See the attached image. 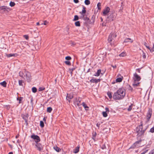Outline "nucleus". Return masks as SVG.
I'll return each instance as SVG.
<instances>
[{
	"instance_id": "6e6552de",
	"label": "nucleus",
	"mask_w": 154,
	"mask_h": 154,
	"mask_svg": "<svg viewBox=\"0 0 154 154\" xmlns=\"http://www.w3.org/2000/svg\"><path fill=\"white\" fill-rule=\"evenodd\" d=\"M114 19V15L113 14H110L107 18L106 22L107 23L111 22Z\"/></svg>"
},
{
	"instance_id": "f704fd0d",
	"label": "nucleus",
	"mask_w": 154,
	"mask_h": 154,
	"mask_svg": "<svg viewBox=\"0 0 154 154\" xmlns=\"http://www.w3.org/2000/svg\"><path fill=\"white\" fill-rule=\"evenodd\" d=\"M132 106L133 105L132 104L129 106V107L128 109V111H130L131 110V109H132Z\"/></svg>"
},
{
	"instance_id": "ddd939ff",
	"label": "nucleus",
	"mask_w": 154,
	"mask_h": 154,
	"mask_svg": "<svg viewBox=\"0 0 154 154\" xmlns=\"http://www.w3.org/2000/svg\"><path fill=\"white\" fill-rule=\"evenodd\" d=\"M73 97V94H67L66 97V99L69 101L70 100L72 99Z\"/></svg>"
},
{
	"instance_id": "f3484780",
	"label": "nucleus",
	"mask_w": 154,
	"mask_h": 154,
	"mask_svg": "<svg viewBox=\"0 0 154 154\" xmlns=\"http://www.w3.org/2000/svg\"><path fill=\"white\" fill-rule=\"evenodd\" d=\"M124 42H130L131 43H132L133 42V40L131 39L130 38H126L124 41Z\"/></svg>"
},
{
	"instance_id": "473e14b6",
	"label": "nucleus",
	"mask_w": 154,
	"mask_h": 154,
	"mask_svg": "<svg viewBox=\"0 0 154 154\" xmlns=\"http://www.w3.org/2000/svg\"><path fill=\"white\" fill-rule=\"evenodd\" d=\"M52 110V109L51 107H48L47 109V112H51Z\"/></svg>"
},
{
	"instance_id": "603ef678",
	"label": "nucleus",
	"mask_w": 154,
	"mask_h": 154,
	"mask_svg": "<svg viewBox=\"0 0 154 154\" xmlns=\"http://www.w3.org/2000/svg\"><path fill=\"white\" fill-rule=\"evenodd\" d=\"M74 69H75L74 68H72V69H69V70L70 71H71V74L72 73V71H73Z\"/></svg>"
},
{
	"instance_id": "052dcab7",
	"label": "nucleus",
	"mask_w": 154,
	"mask_h": 154,
	"mask_svg": "<svg viewBox=\"0 0 154 154\" xmlns=\"http://www.w3.org/2000/svg\"><path fill=\"white\" fill-rule=\"evenodd\" d=\"M92 138L94 140V141H95V137L92 136Z\"/></svg>"
},
{
	"instance_id": "864d4df0",
	"label": "nucleus",
	"mask_w": 154,
	"mask_h": 154,
	"mask_svg": "<svg viewBox=\"0 0 154 154\" xmlns=\"http://www.w3.org/2000/svg\"><path fill=\"white\" fill-rule=\"evenodd\" d=\"M97 135L96 133L95 132L93 134V136L96 137V136Z\"/></svg>"
},
{
	"instance_id": "6e6d98bb",
	"label": "nucleus",
	"mask_w": 154,
	"mask_h": 154,
	"mask_svg": "<svg viewBox=\"0 0 154 154\" xmlns=\"http://www.w3.org/2000/svg\"><path fill=\"white\" fill-rule=\"evenodd\" d=\"M100 124L99 122L97 123V126L98 127H100Z\"/></svg>"
},
{
	"instance_id": "09e8293b",
	"label": "nucleus",
	"mask_w": 154,
	"mask_h": 154,
	"mask_svg": "<svg viewBox=\"0 0 154 154\" xmlns=\"http://www.w3.org/2000/svg\"><path fill=\"white\" fill-rule=\"evenodd\" d=\"M105 110H106L105 112H107L108 113L109 112V109L108 108H106Z\"/></svg>"
},
{
	"instance_id": "5fc2aeb1",
	"label": "nucleus",
	"mask_w": 154,
	"mask_h": 154,
	"mask_svg": "<svg viewBox=\"0 0 154 154\" xmlns=\"http://www.w3.org/2000/svg\"><path fill=\"white\" fill-rule=\"evenodd\" d=\"M74 2L75 3H77L79 2V0H74Z\"/></svg>"
},
{
	"instance_id": "a211bd4d",
	"label": "nucleus",
	"mask_w": 154,
	"mask_h": 154,
	"mask_svg": "<svg viewBox=\"0 0 154 154\" xmlns=\"http://www.w3.org/2000/svg\"><path fill=\"white\" fill-rule=\"evenodd\" d=\"M101 70L100 69H98L97 72H96L94 75L96 76H99L100 74L101 73Z\"/></svg>"
},
{
	"instance_id": "9b49d317",
	"label": "nucleus",
	"mask_w": 154,
	"mask_h": 154,
	"mask_svg": "<svg viewBox=\"0 0 154 154\" xmlns=\"http://www.w3.org/2000/svg\"><path fill=\"white\" fill-rule=\"evenodd\" d=\"M134 77L133 79L134 81H137V82H139L141 79L140 77L136 73H135L134 74Z\"/></svg>"
},
{
	"instance_id": "4d7b16f0",
	"label": "nucleus",
	"mask_w": 154,
	"mask_h": 154,
	"mask_svg": "<svg viewBox=\"0 0 154 154\" xmlns=\"http://www.w3.org/2000/svg\"><path fill=\"white\" fill-rule=\"evenodd\" d=\"M148 151V150H146L144 151L143 152H142L143 154H145V153H146Z\"/></svg>"
},
{
	"instance_id": "c756f323",
	"label": "nucleus",
	"mask_w": 154,
	"mask_h": 154,
	"mask_svg": "<svg viewBox=\"0 0 154 154\" xmlns=\"http://www.w3.org/2000/svg\"><path fill=\"white\" fill-rule=\"evenodd\" d=\"M122 81V79L121 78H119L116 79V81L117 82H120Z\"/></svg>"
},
{
	"instance_id": "4c0bfd02",
	"label": "nucleus",
	"mask_w": 154,
	"mask_h": 154,
	"mask_svg": "<svg viewBox=\"0 0 154 154\" xmlns=\"http://www.w3.org/2000/svg\"><path fill=\"white\" fill-rule=\"evenodd\" d=\"M101 5V4L100 2H99L97 4V7L98 8V9L99 10H100L101 9V8H100V6Z\"/></svg>"
},
{
	"instance_id": "f8f14e48",
	"label": "nucleus",
	"mask_w": 154,
	"mask_h": 154,
	"mask_svg": "<svg viewBox=\"0 0 154 154\" xmlns=\"http://www.w3.org/2000/svg\"><path fill=\"white\" fill-rule=\"evenodd\" d=\"M141 140H140L136 141L132 145L131 148H134L135 147H138L139 146V144L141 142Z\"/></svg>"
},
{
	"instance_id": "49530a36",
	"label": "nucleus",
	"mask_w": 154,
	"mask_h": 154,
	"mask_svg": "<svg viewBox=\"0 0 154 154\" xmlns=\"http://www.w3.org/2000/svg\"><path fill=\"white\" fill-rule=\"evenodd\" d=\"M142 57L144 59L146 58V55H145V54L144 52H143L142 54Z\"/></svg>"
},
{
	"instance_id": "f03ea898",
	"label": "nucleus",
	"mask_w": 154,
	"mask_h": 154,
	"mask_svg": "<svg viewBox=\"0 0 154 154\" xmlns=\"http://www.w3.org/2000/svg\"><path fill=\"white\" fill-rule=\"evenodd\" d=\"M19 74V76L24 79H26L28 82L30 81L31 79L30 73L26 71V69L20 71Z\"/></svg>"
},
{
	"instance_id": "f257e3e1",
	"label": "nucleus",
	"mask_w": 154,
	"mask_h": 154,
	"mask_svg": "<svg viewBox=\"0 0 154 154\" xmlns=\"http://www.w3.org/2000/svg\"><path fill=\"white\" fill-rule=\"evenodd\" d=\"M125 95V90L123 88H120L114 93L113 98L115 100H121L124 98Z\"/></svg>"
},
{
	"instance_id": "dca6fc26",
	"label": "nucleus",
	"mask_w": 154,
	"mask_h": 154,
	"mask_svg": "<svg viewBox=\"0 0 154 154\" xmlns=\"http://www.w3.org/2000/svg\"><path fill=\"white\" fill-rule=\"evenodd\" d=\"M140 82H139L137 81H134V82L132 84L133 86L134 87H135L138 86L140 84Z\"/></svg>"
},
{
	"instance_id": "423d86ee",
	"label": "nucleus",
	"mask_w": 154,
	"mask_h": 154,
	"mask_svg": "<svg viewBox=\"0 0 154 154\" xmlns=\"http://www.w3.org/2000/svg\"><path fill=\"white\" fill-rule=\"evenodd\" d=\"M152 110L151 109L149 108L146 115L147 122H148L151 118L152 114Z\"/></svg>"
},
{
	"instance_id": "774afa93",
	"label": "nucleus",
	"mask_w": 154,
	"mask_h": 154,
	"mask_svg": "<svg viewBox=\"0 0 154 154\" xmlns=\"http://www.w3.org/2000/svg\"><path fill=\"white\" fill-rule=\"evenodd\" d=\"M152 48L154 49V44H153V47Z\"/></svg>"
},
{
	"instance_id": "4be33fe9",
	"label": "nucleus",
	"mask_w": 154,
	"mask_h": 154,
	"mask_svg": "<svg viewBox=\"0 0 154 154\" xmlns=\"http://www.w3.org/2000/svg\"><path fill=\"white\" fill-rule=\"evenodd\" d=\"M82 105L85 108V110H88V107L87 106L86 104L84 102L82 103Z\"/></svg>"
},
{
	"instance_id": "338daca9",
	"label": "nucleus",
	"mask_w": 154,
	"mask_h": 154,
	"mask_svg": "<svg viewBox=\"0 0 154 154\" xmlns=\"http://www.w3.org/2000/svg\"><path fill=\"white\" fill-rule=\"evenodd\" d=\"M36 25H39V22H37V23H36Z\"/></svg>"
},
{
	"instance_id": "72a5a7b5",
	"label": "nucleus",
	"mask_w": 154,
	"mask_h": 154,
	"mask_svg": "<svg viewBox=\"0 0 154 154\" xmlns=\"http://www.w3.org/2000/svg\"><path fill=\"white\" fill-rule=\"evenodd\" d=\"M40 126L42 128L44 126V123L42 121H40Z\"/></svg>"
},
{
	"instance_id": "a878e982",
	"label": "nucleus",
	"mask_w": 154,
	"mask_h": 154,
	"mask_svg": "<svg viewBox=\"0 0 154 154\" xmlns=\"http://www.w3.org/2000/svg\"><path fill=\"white\" fill-rule=\"evenodd\" d=\"M32 92L34 93H35L37 92V89L35 87H33L32 88Z\"/></svg>"
},
{
	"instance_id": "69168bd1",
	"label": "nucleus",
	"mask_w": 154,
	"mask_h": 154,
	"mask_svg": "<svg viewBox=\"0 0 154 154\" xmlns=\"http://www.w3.org/2000/svg\"><path fill=\"white\" fill-rule=\"evenodd\" d=\"M8 154H13V152H9Z\"/></svg>"
},
{
	"instance_id": "c85d7f7f",
	"label": "nucleus",
	"mask_w": 154,
	"mask_h": 154,
	"mask_svg": "<svg viewBox=\"0 0 154 154\" xmlns=\"http://www.w3.org/2000/svg\"><path fill=\"white\" fill-rule=\"evenodd\" d=\"M107 113H108L107 112H102V114L103 116L104 117H106L107 116Z\"/></svg>"
},
{
	"instance_id": "412c9836",
	"label": "nucleus",
	"mask_w": 154,
	"mask_h": 154,
	"mask_svg": "<svg viewBox=\"0 0 154 154\" xmlns=\"http://www.w3.org/2000/svg\"><path fill=\"white\" fill-rule=\"evenodd\" d=\"M54 149L57 152H59L60 150L61 149L57 146H54L53 147Z\"/></svg>"
},
{
	"instance_id": "13d9d810",
	"label": "nucleus",
	"mask_w": 154,
	"mask_h": 154,
	"mask_svg": "<svg viewBox=\"0 0 154 154\" xmlns=\"http://www.w3.org/2000/svg\"><path fill=\"white\" fill-rule=\"evenodd\" d=\"M23 118L25 120V122H27V119H26L25 117H23Z\"/></svg>"
},
{
	"instance_id": "79ce46f5",
	"label": "nucleus",
	"mask_w": 154,
	"mask_h": 154,
	"mask_svg": "<svg viewBox=\"0 0 154 154\" xmlns=\"http://www.w3.org/2000/svg\"><path fill=\"white\" fill-rule=\"evenodd\" d=\"M23 82V81L21 80H20L19 81V84L20 86L22 85V83Z\"/></svg>"
},
{
	"instance_id": "bf43d9fd",
	"label": "nucleus",
	"mask_w": 154,
	"mask_h": 154,
	"mask_svg": "<svg viewBox=\"0 0 154 154\" xmlns=\"http://www.w3.org/2000/svg\"><path fill=\"white\" fill-rule=\"evenodd\" d=\"M137 71H138V72L139 73H140V69H137Z\"/></svg>"
},
{
	"instance_id": "4468645a",
	"label": "nucleus",
	"mask_w": 154,
	"mask_h": 154,
	"mask_svg": "<svg viewBox=\"0 0 154 154\" xmlns=\"http://www.w3.org/2000/svg\"><path fill=\"white\" fill-rule=\"evenodd\" d=\"M109 10H110L109 8V7H107L105 8V9L104 10V11L103 12V15H106V14H107V13H108L109 12Z\"/></svg>"
},
{
	"instance_id": "6ab92c4d",
	"label": "nucleus",
	"mask_w": 154,
	"mask_h": 154,
	"mask_svg": "<svg viewBox=\"0 0 154 154\" xmlns=\"http://www.w3.org/2000/svg\"><path fill=\"white\" fill-rule=\"evenodd\" d=\"M85 7H83V9L82 10V12H80V13L81 14L82 16L85 15V13L86 11L85 10Z\"/></svg>"
},
{
	"instance_id": "cd10ccee",
	"label": "nucleus",
	"mask_w": 154,
	"mask_h": 154,
	"mask_svg": "<svg viewBox=\"0 0 154 154\" xmlns=\"http://www.w3.org/2000/svg\"><path fill=\"white\" fill-rule=\"evenodd\" d=\"M85 3L87 5H88L90 4V2L89 0H85Z\"/></svg>"
},
{
	"instance_id": "a19ab883",
	"label": "nucleus",
	"mask_w": 154,
	"mask_h": 154,
	"mask_svg": "<svg viewBox=\"0 0 154 154\" xmlns=\"http://www.w3.org/2000/svg\"><path fill=\"white\" fill-rule=\"evenodd\" d=\"M65 59L67 60H69L71 59V57L70 56H68L66 57Z\"/></svg>"
},
{
	"instance_id": "9d476101",
	"label": "nucleus",
	"mask_w": 154,
	"mask_h": 154,
	"mask_svg": "<svg viewBox=\"0 0 154 154\" xmlns=\"http://www.w3.org/2000/svg\"><path fill=\"white\" fill-rule=\"evenodd\" d=\"M35 146L37 149L39 151H41L43 149V146L40 143H39L38 142L36 143Z\"/></svg>"
},
{
	"instance_id": "aec40b11",
	"label": "nucleus",
	"mask_w": 154,
	"mask_h": 154,
	"mask_svg": "<svg viewBox=\"0 0 154 154\" xmlns=\"http://www.w3.org/2000/svg\"><path fill=\"white\" fill-rule=\"evenodd\" d=\"M82 17L84 20H86L88 22H89V19L88 17H85V15L82 16Z\"/></svg>"
},
{
	"instance_id": "20e7f679",
	"label": "nucleus",
	"mask_w": 154,
	"mask_h": 154,
	"mask_svg": "<svg viewBox=\"0 0 154 154\" xmlns=\"http://www.w3.org/2000/svg\"><path fill=\"white\" fill-rule=\"evenodd\" d=\"M117 35L113 33H112L110 34L109 35L108 40L109 42H110L112 41L115 38Z\"/></svg>"
},
{
	"instance_id": "5701e85b",
	"label": "nucleus",
	"mask_w": 154,
	"mask_h": 154,
	"mask_svg": "<svg viewBox=\"0 0 154 154\" xmlns=\"http://www.w3.org/2000/svg\"><path fill=\"white\" fill-rule=\"evenodd\" d=\"M126 55V54L125 52H123L119 55V56L120 57H124Z\"/></svg>"
},
{
	"instance_id": "0e129e2a",
	"label": "nucleus",
	"mask_w": 154,
	"mask_h": 154,
	"mask_svg": "<svg viewBox=\"0 0 154 154\" xmlns=\"http://www.w3.org/2000/svg\"><path fill=\"white\" fill-rule=\"evenodd\" d=\"M46 118L44 117L43 119V120L44 121H46Z\"/></svg>"
},
{
	"instance_id": "a18cd8bd",
	"label": "nucleus",
	"mask_w": 154,
	"mask_h": 154,
	"mask_svg": "<svg viewBox=\"0 0 154 154\" xmlns=\"http://www.w3.org/2000/svg\"><path fill=\"white\" fill-rule=\"evenodd\" d=\"M106 147L105 145H102V146H101V149H106Z\"/></svg>"
},
{
	"instance_id": "7c9ffc66",
	"label": "nucleus",
	"mask_w": 154,
	"mask_h": 154,
	"mask_svg": "<svg viewBox=\"0 0 154 154\" xmlns=\"http://www.w3.org/2000/svg\"><path fill=\"white\" fill-rule=\"evenodd\" d=\"M75 25L77 26H80L79 21H78L75 23Z\"/></svg>"
},
{
	"instance_id": "2f4dec72",
	"label": "nucleus",
	"mask_w": 154,
	"mask_h": 154,
	"mask_svg": "<svg viewBox=\"0 0 154 154\" xmlns=\"http://www.w3.org/2000/svg\"><path fill=\"white\" fill-rule=\"evenodd\" d=\"M9 4H10V5L11 7H13V6H14L15 5V3L14 2L11 1L10 3Z\"/></svg>"
},
{
	"instance_id": "2eb2a0df",
	"label": "nucleus",
	"mask_w": 154,
	"mask_h": 154,
	"mask_svg": "<svg viewBox=\"0 0 154 154\" xmlns=\"http://www.w3.org/2000/svg\"><path fill=\"white\" fill-rule=\"evenodd\" d=\"M100 81V79H92L90 80L91 82L97 83Z\"/></svg>"
},
{
	"instance_id": "8fccbe9b",
	"label": "nucleus",
	"mask_w": 154,
	"mask_h": 154,
	"mask_svg": "<svg viewBox=\"0 0 154 154\" xmlns=\"http://www.w3.org/2000/svg\"><path fill=\"white\" fill-rule=\"evenodd\" d=\"M47 23H48L46 21H45L44 22V23H42L41 24L42 25L44 24L45 25H46L47 24Z\"/></svg>"
},
{
	"instance_id": "e2e57ef3",
	"label": "nucleus",
	"mask_w": 154,
	"mask_h": 154,
	"mask_svg": "<svg viewBox=\"0 0 154 154\" xmlns=\"http://www.w3.org/2000/svg\"><path fill=\"white\" fill-rule=\"evenodd\" d=\"M146 47L147 48H148L149 50V49H150V48L149 47V46H146Z\"/></svg>"
},
{
	"instance_id": "b1692460",
	"label": "nucleus",
	"mask_w": 154,
	"mask_h": 154,
	"mask_svg": "<svg viewBox=\"0 0 154 154\" xmlns=\"http://www.w3.org/2000/svg\"><path fill=\"white\" fill-rule=\"evenodd\" d=\"M0 84L4 87H6V86L7 83L5 81H4L2 82H1L0 83Z\"/></svg>"
},
{
	"instance_id": "37998d69",
	"label": "nucleus",
	"mask_w": 154,
	"mask_h": 154,
	"mask_svg": "<svg viewBox=\"0 0 154 154\" xmlns=\"http://www.w3.org/2000/svg\"><path fill=\"white\" fill-rule=\"evenodd\" d=\"M149 131L151 133L154 132V127L150 129Z\"/></svg>"
},
{
	"instance_id": "3c124183",
	"label": "nucleus",
	"mask_w": 154,
	"mask_h": 154,
	"mask_svg": "<svg viewBox=\"0 0 154 154\" xmlns=\"http://www.w3.org/2000/svg\"><path fill=\"white\" fill-rule=\"evenodd\" d=\"M149 50H150V51L151 52H153L154 51V49L152 48L151 49H149Z\"/></svg>"
},
{
	"instance_id": "1a4fd4ad",
	"label": "nucleus",
	"mask_w": 154,
	"mask_h": 154,
	"mask_svg": "<svg viewBox=\"0 0 154 154\" xmlns=\"http://www.w3.org/2000/svg\"><path fill=\"white\" fill-rule=\"evenodd\" d=\"M9 9L6 6H3L0 7V11L1 12L3 13L8 11Z\"/></svg>"
},
{
	"instance_id": "c9c22d12",
	"label": "nucleus",
	"mask_w": 154,
	"mask_h": 154,
	"mask_svg": "<svg viewBox=\"0 0 154 154\" xmlns=\"http://www.w3.org/2000/svg\"><path fill=\"white\" fill-rule=\"evenodd\" d=\"M79 19V17L77 15H75L73 20L74 21L77 20Z\"/></svg>"
},
{
	"instance_id": "e433bc0d",
	"label": "nucleus",
	"mask_w": 154,
	"mask_h": 154,
	"mask_svg": "<svg viewBox=\"0 0 154 154\" xmlns=\"http://www.w3.org/2000/svg\"><path fill=\"white\" fill-rule=\"evenodd\" d=\"M65 64L67 65H71V63L70 61H65Z\"/></svg>"
},
{
	"instance_id": "39448f33",
	"label": "nucleus",
	"mask_w": 154,
	"mask_h": 154,
	"mask_svg": "<svg viewBox=\"0 0 154 154\" xmlns=\"http://www.w3.org/2000/svg\"><path fill=\"white\" fill-rule=\"evenodd\" d=\"M31 137L34 140L36 143L40 141V137L37 135L32 134L31 136Z\"/></svg>"
},
{
	"instance_id": "ea45409f",
	"label": "nucleus",
	"mask_w": 154,
	"mask_h": 154,
	"mask_svg": "<svg viewBox=\"0 0 154 154\" xmlns=\"http://www.w3.org/2000/svg\"><path fill=\"white\" fill-rule=\"evenodd\" d=\"M45 88L43 87H40L38 89V91H43L45 90Z\"/></svg>"
},
{
	"instance_id": "bb28decb",
	"label": "nucleus",
	"mask_w": 154,
	"mask_h": 154,
	"mask_svg": "<svg viewBox=\"0 0 154 154\" xmlns=\"http://www.w3.org/2000/svg\"><path fill=\"white\" fill-rule=\"evenodd\" d=\"M7 56L8 57H15V54H7Z\"/></svg>"
},
{
	"instance_id": "de8ad7c7",
	"label": "nucleus",
	"mask_w": 154,
	"mask_h": 154,
	"mask_svg": "<svg viewBox=\"0 0 154 154\" xmlns=\"http://www.w3.org/2000/svg\"><path fill=\"white\" fill-rule=\"evenodd\" d=\"M23 37L26 39H28L29 37H28V35H24Z\"/></svg>"
},
{
	"instance_id": "680f3d73",
	"label": "nucleus",
	"mask_w": 154,
	"mask_h": 154,
	"mask_svg": "<svg viewBox=\"0 0 154 154\" xmlns=\"http://www.w3.org/2000/svg\"><path fill=\"white\" fill-rule=\"evenodd\" d=\"M150 152L152 153V154H153L154 153V149L152 150Z\"/></svg>"
},
{
	"instance_id": "0eeeda50",
	"label": "nucleus",
	"mask_w": 154,
	"mask_h": 154,
	"mask_svg": "<svg viewBox=\"0 0 154 154\" xmlns=\"http://www.w3.org/2000/svg\"><path fill=\"white\" fill-rule=\"evenodd\" d=\"M81 99L80 97L75 98L73 101L74 104L78 106L81 103Z\"/></svg>"
},
{
	"instance_id": "c03bdc74",
	"label": "nucleus",
	"mask_w": 154,
	"mask_h": 154,
	"mask_svg": "<svg viewBox=\"0 0 154 154\" xmlns=\"http://www.w3.org/2000/svg\"><path fill=\"white\" fill-rule=\"evenodd\" d=\"M23 98V97H20L19 98H17V100H19V103H20V101L22 100V99Z\"/></svg>"
},
{
	"instance_id": "393cba45",
	"label": "nucleus",
	"mask_w": 154,
	"mask_h": 154,
	"mask_svg": "<svg viewBox=\"0 0 154 154\" xmlns=\"http://www.w3.org/2000/svg\"><path fill=\"white\" fill-rule=\"evenodd\" d=\"M79 146H77L75 149L74 151V152L75 153H78L79 152Z\"/></svg>"
},
{
	"instance_id": "58836bf2",
	"label": "nucleus",
	"mask_w": 154,
	"mask_h": 154,
	"mask_svg": "<svg viewBox=\"0 0 154 154\" xmlns=\"http://www.w3.org/2000/svg\"><path fill=\"white\" fill-rule=\"evenodd\" d=\"M107 95L110 98H111L112 97V95L110 92H108Z\"/></svg>"
},
{
	"instance_id": "7ed1b4c3",
	"label": "nucleus",
	"mask_w": 154,
	"mask_h": 154,
	"mask_svg": "<svg viewBox=\"0 0 154 154\" xmlns=\"http://www.w3.org/2000/svg\"><path fill=\"white\" fill-rule=\"evenodd\" d=\"M146 129V128H143L142 124L138 126L136 129V132L137 133V135L138 136H140L143 135Z\"/></svg>"
}]
</instances>
